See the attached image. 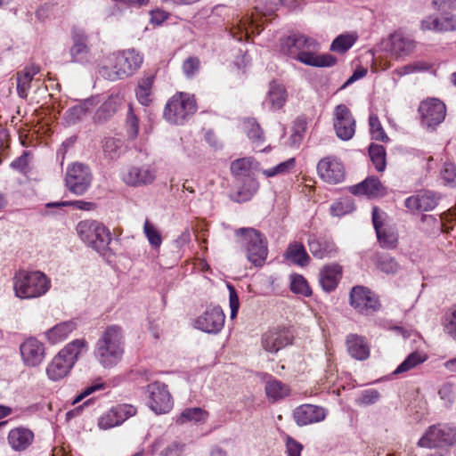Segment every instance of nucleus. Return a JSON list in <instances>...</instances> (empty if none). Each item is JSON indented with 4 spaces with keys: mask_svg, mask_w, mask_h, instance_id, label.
Segmentation results:
<instances>
[{
    "mask_svg": "<svg viewBox=\"0 0 456 456\" xmlns=\"http://www.w3.org/2000/svg\"><path fill=\"white\" fill-rule=\"evenodd\" d=\"M379 244L383 248H394L397 243V234L388 226L376 232Z\"/></svg>",
    "mask_w": 456,
    "mask_h": 456,
    "instance_id": "nucleus-48",
    "label": "nucleus"
},
{
    "mask_svg": "<svg viewBox=\"0 0 456 456\" xmlns=\"http://www.w3.org/2000/svg\"><path fill=\"white\" fill-rule=\"evenodd\" d=\"M350 192L354 195H366L370 198H377L384 196L387 191L378 178L370 176L362 183L351 186Z\"/></svg>",
    "mask_w": 456,
    "mask_h": 456,
    "instance_id": "nucleus-27",
    "label": "nucleus"
},
{
    "mask_svg": "<svg viewBox=\"0 0 456 456\" xmlns=\"http://www.w3.org/2000/svg\"><path fill=\"white\" fill-rule=\"evenodd\" d=\"M105 388V383L101 379L95 380L92 385L86 387L76 398L73 400L72 403L76 404L81 402L86 396L92 395L93 393L102 390Z\"/></svg>",
    "mask_w": 456,
    "mask_h": 456,
    "instance_id": "nucleus-58",
    "label": "nucleus"
},
{
    "mask_svg": "<svg viewBox=\"0 0 456 456\" xmlns=\"http://www.w3.org/2000/svg\"><path fill=\"white\" fill-rule=\"evenodd\" d=\"M77 329L73 321L62 322L45 331V335L50 344H57L65 340Z\"/></svg>",
    "mask_w": 456,
    "mask_h": 456,
    "instance_id": "nucleus-31",
    "label": "nucleus"
},
{
    "mask_svg": "<svg viewBox=\"0 0 456 456\" xmlns=\"http://www.w3.org/2000/svg\"><path fill=\"white\" fill-rule=\"evenodd\" d=\"M287 101V92L282 84L272 81L269 85V90L265 103L270 105L273 110H280Z\"/></svg>",
    "mask_w": 456,
    "mask_h": 456,
    "instance_id": "nucleus-35",
    "label": "nucleus"
},
{
    "mask_svg": "<svg viewBox=\"0 0 456 456\" xmlns=\"http://www.w3.org/2000/svg\"><path fill=\"white\" fill-rule=\"evenodd\" d=\"M306 130V121L303 118H298L293 126V134H291V145L298 146L303 140Z\"/></svg>",
    "mask_w": 456,
    "mask_h": 456,
    "instance_id": "nucleus-54",
    "label": "nucleus"
},
{
    "mask_svg": "<svg viewBox=\"0 0 456 456\" xmlns=\"http://www.w3.org/2000/svg\"><path fill=\"white\" fill-rule=\"evenodd\" d=\"M153 84V78L151 77H146L140 80L136 90V97L140 103L142 105H148L151 102V92Z\"/></svg>",
    "mask_w": 456,
    "mask_h": 456,
    "instance_id": "nucleus-46",
    "label": "nucleus"
},
{
    "mask_svg": "<svg viewBox=\"0 0 456 456\" xmlns=\"http://www.w3.org/2000/svg\"><path fill=\"white\" fill-rule=\"evenodd\" d=\"M262 28L257 21L248 14L233 20L230 32L232 37L238 41H248L250 37V31L259 34Z\"/></svg>",
    "mask_w": 456,
    "mask_h": 456,
    "instance_id": "nucleus-24",
    "label": "nucleus"
},
{
    "mask_svg": "<svg viewBox=\"0 0 456 456\" xmlns=\"http://www.w3.org/2000/svg\"><path fill=\"white\" fill-rule=\"evenodd\" d=\"M91 180L92 176L86 166L76 163L67 170L66 185L77 195H82L87 191Z\"/></svg>",
    "mask_w": 456,
    "mask_h": 456,
    "instance_id": "nucleus-13",
    "label": "nucleus"
},
{
    "mask_svg": "<svg viewBox=\"0 0 456 456\" xmlns=\"http://www.w3.org/2000/svg\"><path fill=\"white\" fill-rule=\"evenodd\" d=\"M28 156H29L28 153L27 151H24L21 156L15 159L11 163V167L12 169H15V170L20 172V173H25L28 167V162H29Z\"/></svg>",
    "mask_w": 456,
    "mask_h": 456,
    "instance_id": "nucleus-63",
    "label": "nucleus"
},
{
    "mask_svg": "<svg viewBox=\"0 0 456 456\" xmlns=\"http://www.w3.org/2000/svg\"><path fill=\"white\" fill-rule=\"evenodd\" d=\"M125 101L121 92L112 93L97 109L94 114V121L102 123L110 118L118 110Z\"/></svg>",
    "mask_w": 456,
    "mask_h": 456,
    "instance_id": "nucleus-26",
    "label": "nucleus"
},
{
    "mask_svg": "<svg viewBox=\"0 0 456 456\" xmlns=\"http://www.w3.org/2000/svg\"><path fill=\"white\" fill-rule=\"evenodd\" d=\"M136 409L131 404H118L102 414L98 419L101 429H110L122 424L128 418L135 415Z\"/></svg>",
    "mask_w": 456,
    "mask_h": 456,
    "instance_id": "nucleus-18",
    "label": "nucleus"
},
{
    "mask_svg": "<svg viewBox=\"0 0 456 456\" xmlns=\"http://www.w3.org/2000/svg\"><path fill=\"white\" fill-rule=\"evenodd\" d=\"M333 126L339 139L347 141L354 136L356 122L350 110L345 104H339L335 108Z\"/></svg>",
    "mask_w": 456,
    "mask_h": 456,
    "instance_id": "nucleus-14",
    "label": "nucleus"
},
{
    "mask_svg": "<svg viewBox=\"0 0 456 456\" xmlns=\"http://www.w3.org/2000/svg\"><path fill=\"white\" fill-rule=\"evenodd\" d=\"M370 158L378 172L386 168V150L382 145L370 144L369 147Z\"/></svg>",
    "mask_w": 456,
    "mask_h": 456,
    "instance_id": "nucleus-45",
    "label": "nucleus"
},
{
    "mask_svg": "<svg viewBox=\"0 0 456 456\" xmlns=\"http://www.w3.org/2000/svg\"><path fill=\"white\" fill-rule=\"evenodd\" d=\"M441 326L444 334L456 339V304L452 305L441 318Z\"/></svg>",
    "mask_w": 456,
    "mask_h": 456,
    "instance_id": "nucleus-39",
    "label": "nucleus"
},
{
    "mask_svg": "<svg viewBox=\"0 0 456 456\" xmlns=\"http://www.w3.org/2000/svg\"><path fill=\"white\" fill-rule=\"evenodd\" d=\"M290 289L294 293L300 294L304 297H309L312 290L306 280L299 274L291 276Z\"/></svg>",
    "mask_w": 456,
    "mask_h": 456,
    "instance_id": "nucleus-52",
    "label": "nucleus"
},
{
    "mask_svg": "<svg viewBox=\"0 0 456 456\" xmlns=\"http://www.w3.org/2000/svg\"><path fill=\"white\" fill-rule=\"evenodd\" d=\"M377 267L387 274H395L400 270V265L390 255L387 254H376L374 256Z\"/></svg>",
    "mask_w": 456,
    "mask_h": 456,
    "instance_id": "nucleus-41",
    "label": "nucleus"
},
{
    "mask_svg": "<svg viewBox=\"0 0 456 456\" xmlns=\"http://www.w3.org/2000/svg\"><path fill=\"white\" fill-rule=\"evenodd\" d=\"M84 338L75 339L67 344L48 363L46 375L53 381H59L67 377L81 354L87 349Z\"/></svg>",
    "mask_w": 456,
    "mask_h": 456,
    "instance_id": "nucleus-4",
    "label": "nucleus"
},
{
    "mask_svg": "<svg viewBox=\"0 0 456 456\" xmlns=\"http://www.w3.org/2000/svg\"><path fill=\"white\" fill-rule=\"evenodd\" d=\"M147 391L150 395V407L155 413L165 414L171 411L173 401L165 384L159 382L150 384Z\"/></svg>",
    "mask_w": 456,
    "mask_h": 456,
    "instance_id": "nucleus-17",
    "label": "nucleus"
},
{
    "mask_svg": "<svg viewBox=\"0 0 456 456\" xmlns=\"http://www.w3.org/2000/svg\"><path fill=\"white\" fill-rule=\"evenodd\" d=\"M7 439L12 449L20 452L32 444L34 434L28 428L19 427L10 430Z\"/></svg>",
    "mask_w": 456,
    "mask_h": 456,
    "instance_id": "nucleus-28",
    "label": "nucleus"
},
{
    "mask_svg": "<svg viewBox=\"0 0 456 456\" xmlns=\"http://www.w3.org/2000/svg\"><path fill=\"white\" fill-rule=\"evenodd\" d=\"M342 269L340 265L333 264L324 266L320 272V284L327 291L334 290L341 278Z\"/></svg>",
    "mask_w": 456,
    "mask_h": 456,
    "instance_id": "nucleus-30",
    "label": "nucleus"
},
{
    "mask_svg": "<svg viewBox=\"0 0 456 456\" xmlns=\"http://www.w3.org/2000/svg\"><path fill=\"white\" fill-rule=\"evenodd\" d=\"M39 72V68L31 65L25 67L21 71L17 73V93L22 99H26L30 89L33 77Z\"/></svg>",
    "mask_w": 456,
    "mask_h": 456,
    "instance_id": "nucleus-34",
    "label": "nucleus"
},
{
    "mask_svg": "<svg viewBox=\"0 0 456 456\" xmlns=\"http://www.w3.org/2000/svg\"><path fill=\"white\" fill-rule=\"evenodd\" d=\"M142 62L143 55L134 48L118 51L104 57L98 72L107 80H122L133 76Z\"/></svg>",
    "mask_w": 456,
    "mask_h": 456,
    "instance_id": "nucleus-2",
    "label": "nucleus"
},
{
    "mask_svg": "<svg viewBox=\"0 0 456 456\" xmlns=\"http://www.w3.org/2000/svg\"><path fill=\"white\" fill-rule=\"evenodd\" d=\"M122 146V141L110 137L104 140L102 149L106 157L110 159H114L119 157Z\"/></svg>",
    "mask_w": 456,
    "mask_h": 456,
    "instance_id": "nucleus-50",
    "label": "nucleus"
},
{
    "mask_svg": "<svg viewBox=\"0 0 456 456\" xmlns=\"http://www.w3.org/2000/svg\"><path fill=\"white\" fill-rule=\"evenodd\" d=\"M225 315L220 306H209L193 321V327L206 333L216 334L224 327Z\"/></svg>",
    "mask_w": 456,
    "mask_h": 456,
    "instance_id": "nucleus-11",
    "label": "nucleus"
},
{
    "mask_svg": "<svg viewBox=\"0 0 456 456\" xmlns=\"http://www.w3.org/2000/svg\"><path fill=\"white\" fill-rule=\"evenodd\" d=\"M346 345L349 355L358 361H364L370 356V346L363 337L349 334Z\"/></svg>",
    "mask_w": 456,
    "mask_h": 456,
    "instance_id": "nucleus-29",
    "label": "nucleus"
},
{
    "mask_svg": "<svg viewBox=\"0 0 456 456\" xmlns=\"http://www.w3.org/2000/svg\"><path fill=\"white\" fill-rule=\"evenodd\" d=\"M369 126L371 138L376 141L387 142L388 136L385 133L382 125L376 114H370L369 117Z\"/></svg>",
    "mask_w": 456,
    "mask_h": 456,
    "instance_id": "nucleus-49",
    "label": "nucleus"
},
{
    "mask_svg": "<svg viewBox=\"0 0 456 456\" xmlns=\"http://www.w3.org/2000/svg\"><path fill=\"white\" fill-rule=\"evenodd\" d=\"M99 102L96 97L84 101L82 103L69 108L64 115L65 122L68 125H74L79 121L88 111Z\"/></svg>",
    "mask_w": 456,
    "mask_h": 456,
    "instance_id": "nucleus-32",
    "label": "nucleus"
},
{
    "mask_svg": "<svg viewBox=\"0 0 456 456\" xmlns=\"http://www.w3.org/2000/svg\"><path fill=\"white\" fill-rule=\"evenodd\" d=\"M428 356L426 354L418 351L413 352L406 357V359L394 370L393 373L395 375H398L407 372L426 362Z\"/></svg>",
    "mask_w": 456,
    "mask_h": 456,
    "instance_id": "nucleus-42",
    "label": "nucleus"
},
{
    "mask_svg": "<svg viewBox=\"0 0 456 456\" xmlns=\"http://www.w3.org/2000/svg\"><path fill=\"white\" fill-rule=\"evenodd\" d=\"M456 444V427L447 424L430 426L418 442V445L426 448H436Z\"/></svg>",
    "mask_w": 456,
    "mask_h": 456,
    "instance_id": "nucleus-9",
    "label": "nucleus"
},
{
    "mask_svg": "<svg viewBox=\"0 0 456 456\" xmlns=\"http://www.w3.org/2000/svg\"><path fill=\"white\" fill-rule=\"evenodd\" d=\"M439 198L430 191H422L405 200V207L411 211H431L438 204Z\"/></svg>",
    "mask_w": 456,
    "mask_h": 456,
    "instance_id": "nucleus-25",
    "label": "nucleus"
},
{
    "mask_svg": "<svg viewBox=\"0 0 456 456\" xmlns=\"http://www.w3.org/2000/svg\"><path fill=\"white\" fill-rule=\"evenodd\" d=\"M308 247L312 255L319 259L330 257L336 252V247L333 242L322 241L314 237L309 239Z\"/></svg>",
    "mask_w": 456,
    "mask_h": 456,
    "instance_id": "nucleus-37",
    "label": "nucleus"
},
{
    "mask_svg": "<svg viewBox=\"0 0 456 456\" xmlns=\"http://www.w3.org/2000/svg\"><path fill=\"white\" fill-rule=\"evenodd\" d=\"M200 60L197 57L186 59L183 64V70L187 77H193L200 69Z\"/></svg>",
    "mask_w": 456,
    "mask_h": 456,
    "instance_id": "nucleus-60",
    "label": "nucleus"
},
{
    "mask_svg": "<svg viewBox=\"0 0 456 456\" xmlns=\"http://www.w3.org/2000/svg\"><path fill=\"white\" fill-rule=\"evenodd\" d=\"M303 445L294 438L288 436L286 439L287 456H301Z\"/></svg>",
    "mask_w": 456,
    "mask_h": 456,
    "instance_id": "nucleus-62",
    "label": "nucleus"
},
{
    "mask_svg": "<svg viewBox=\"0 0 456 456\" xmlns=\"http://www.w3.org/2000/svg\"><path fill=\"white\" fill-rule=\"evenodd\" d=\"M387 214L377 207L372 208V223L375 231L381 230L387 226L386 224Z\"/></svg>",
    "mask_w": 456,
    "mask_h": 456,
    "instance_id": "nucleus-61",
    "label": "nucleus"
},
{
    "mask_svg": "<svg viewBox=\"0 0 456 456\" xmlns=\"http://www.w3.org/2000/svg\"><path fill=\"white\" fill-rule=\"evenodd\" d=\"M293 333L289 329H273L262 336V347L265 351L276 354L284 347L289 346L293 342Z\"/></svg>",
    "mask_w": 456,
    "mask_h": 456,
    "instance_id": "nucleus-16",
    "label": "nucleus"
},
{
    "mask_svg": "<svg viewBox=\"0 0 456 456\" xmlns=\"http://www.w3.org/2000/svg\"><path fill=\"white\" fill-rule=\"evenodd\" d=\"M243 128L248 137L256 144V147L262 145L264 141L263 131L255 119L248 118L245 120Z\"/></svg>",
    "mask_w": 456,
    "mask_h": 456,
    "instance_id": "nucleus-44",
    "label": "nucleus"
},
{
    "mask_svg": "<svg viewBox=\"0 0 456 456\" xmlns=\"http://www.w3.org/2000/svg\"><path fill=\"white\" fill-rule=\"evenodd\" d=\"M265 389L267 397L273 402L282 399L289 394V387L272 376L265 380Z\"/></svg>",
    "mask_w": 456,
    "mask_h": 456,
    "instance_id": "nucleus-38",
    "label": "nucleus"
},
{
    "mask_svg": "<svg viewBox=\"0 0 456 456\" xmlns=\"http://www.w3.org/2000/svg\"><path fill=\"white\" fill-rule=\"evenodd\" d=\"M281 51L293 60L312 67H332L337 59L329 53L320 54V44L303 34H293L281 39Z\"/></svg>",
    "mask_w": 456,
    "mask_h": 456,
    "instance_id": "nucleus-1",
    "label": "nucleus"
},
{
    "mask_svg": "<svg viewBox=\"0 0 456 456\" xmlns=\"http://www.w3.org/2000/svg\"><path fill=\"white\" fill-rule=\"evenodd\" d=\"M284 257L289 262L299 266H306L309 264L310 257L305 249L303 244L294 241L288 246L284 253Z\"/></svg>",
    "mask_w": 456,
    "mask_h": 456,
    "instance_id": "nucleus-36",
    "label": "nucleus"
},
{
    "mask_svg": "<svg viewBox=\"0 0 456 456\" xmlns=\"http://www.w3.org/2000/svg\"><path fill=\"white\" fill-rule=\"evenodd\" d=\"M354 43V38L349 35L338 36L331 44L330 49L334 52L344 53Z\"/></svg>",
    "mask_w": 456,
    "mask_h": 456,
    "instance_id": "nucleus-55",
    "label": "nucleus"
},
{
    "mask_svg": "<svg viewBox=\"0 0 456 456\" xmlns=\"http://www.w3.org/2000/svg\"><path fill=\"white\" fill-rule=\"evenodd\" d=\"M354 210V205L350 199L336 201L330 206V214L334 216H342L352 213Z\"/></svg>",
    "mask_w": 456,
    "mask_h": 456,
    "instance_id": "nucleus-53",
    "label": "nucleus"
},
{
    "mask_svg": "<svg viewBox=\"0 0 456 456\" xmlns=\"http://www.w3.org/2000/svg\"><path fill=\"white\" fill-rule=\"evenodd\" d=\"M208 412L200 407L186 408L176 416L175 422L179 425L194 424L200 425L208 419Z\"/></svg>",
    "mask_w": 456,
    "mask_h": 456,
    "instance_id": "nucleus-33",
    "label": "nucleus"
},
{
    "mask_svg": "<svg viewBox=\"0 0 456 456\" xmlns=\"http://www.w3.org/2000/svg\"><path fill=\"white\" fill-rule=\"evenodd\" d=\"M327 409L314 404H302L293 412L295 421L298 426L318 423L325 419Z\"/></svg>",
    "mask_w": 456,
    "mask_h": 456,
    "instance_id": "nucleus-23",
    "label": "nucleus"
},
{
    "mask_svg": "<svg viewBox=\"0 0 456 456\" xmlns=\"http://www.w3.org/2000/svg\"><path fill=\"white\" fill-rule=\"evenodd\" d=\"M441 176L444 183L451 187L456 186V167L452 163L446 162L441 170Z\"/></svg>",
    "mask_w": 456,
    "mask_h": 456,
    "instance_id": "nucleus-56",
    "label": "nucleus"
},
{
    "mask_svg": "<svg viewBox=\"0 0 456 456\" xmlns=\"http://www.w3.org/2000/svg\"><path fill=\"white\" fill-rule=\"evenodd\" d=\"M235 235L246 251L247 259L255 266H263L268 256L265 236L254 228H240Z\"/></svg>",
    "mask_w": 456,
    "mask_h": 456,
    "instance_id": "nucleus-6",
    "label": "nucleus"
},
{
    "mask_svg": "<svg viewBox=\"0 0 456 456\" xmlns=\"http://www.w3.org/2000/svg\"><path fill=\"white\" fill-rule=\"evenodd\" d=\"M441 19L435 15H429L423 19L420 23V28L423 31L441 32Z\"/></svg>",
    "mask_w": 456,
    "mask_h": 456,
    "instance_id": "nucleus-59",
    "label": "nucleus"
},
{
    "mask_svg": "<svg viewBox=\"0 0 456 456\" xmlns=\"http://www.w3.org/2000/svg\"><path fill=\"white\" fill-rule=\"evenodd\" d=\"M125 353V335L118 325L108 326L94 346V356L104 368H111L121 362Z\"/></svg>",
    "mask_w": 456,
    "mask_h": 456,
    "instance_id": "nucleus-3",
    "label": "nucleus"
},
{
    "mask_svg": "<svg viewBox=\"0 0 456 456\" xmlns=\"http://www.w3.org/2000/svg\"><path fill=\"white\" fill-rule=\"evenodd\" d=\"M196 110L193 97L184 93H178L168 100L163 115L168 123L183 125L196 112Z\"/></svg>",
    "mask_w": 456,
    "mask_h": 456,
    "instance_id": "nucleus-7",
    "label": "nucleus"
},
{
    "mask_svg": "<svg viewBox=\"0 0 456 456\" xmlns=\"http://www.w3.org/2000/svg\"><path fill=\"white\" fill-rule=\"evenodd\" d=\"M456 30V15L452 14L441 19V32Z\"/></svg>",
    "mask_w": 456,
    "mask_h": 456,
    "instance_id": "nucleus-64",
    "label": "nucleus"
},
{
    "mask_svg": "<svg viewBox=\"0 0 456 456\" xmlns=\"http://www.w3.org/2000/svg\"><path fill=\"white\" fill-rule=\"evenodd\" d=\"M251 161L243 158L234 160L231 165V170L237 182L250 175Z\"/></svg>",
    "mask_w": 456,
    "mask_h": 456,
    "instance_id": "nucleus-47",
    "label": "nucleus"
},
{
    "mask_svg": "<svg viewBox=\"0 0 456 456\" xmlns=\"http://www.w3.org/2000/svg\"><path fill=\"white\" fill-rule=\"evenodd\" d=\"M23 363L27 367L40 365L45 356V348L42 342L35 338H27L20 346Z\"/></svg>",
    "mask_w": 456,
    "mask_h": 456,
    "instance_id": "nucleus-19",
    "label": "nucleus"
},
{
    "mask_svg": "<svg viewBox=\"0 0 456 456\" xmlns=\"http://www.w3.org/2000/svg\"><path fill=\"white\" fill-rule=\"evenodd\" d=\"M77 232L84 242L98 252L106 250L111 241L109 229L97 221L79 222L77 225Z\"/></svg>",
    "mask_w": 456,
    "mask_h": 456,
    "instance_id": "nucleus-8",
    "label": "nucleus"
},
{
    "mask_svg": "<svg viewBox=\"0 0 456 456\" xmlns=\"http://www.w3.org/2000/svg\"><path fill=\"white\" fill-rule=\"evenodd\" d=\"M421 126L428 130H434L441 124L446 115V108L444 102L436 98L425 100L419 107Z\"/></svg>",
    "mask_w": 456,
    "mask_h": 456,
    "instance_id": "nucleus-10",
    "label": "nucleus"
},
{
    "mask_svg": "<svg viewBox=\"0 0 456 456\" xmlns=\"http://www.w3.org/2000/svg\"><path fill=\"white\" fill-rule=\"evenodd\" d=\"M72 45L69 48L71 61L79 64H88L92 61L91 49L88 45L89 37L82 29H73L71 32Z\"/></svg>",
    "mask_w": 456,
    "mask_h": 456,
    "instance_id": "nucleus-15",
    "label": "nucleus"
},
{
    "mask_svg": "<svg viewBox=\"0 0 456 456\" xmlns=\"http://www.w3.org/2000/svg\"><path fill=\"white\" fill-rule=\"evenodd\" d=\"M156 178V172L148 166L128 167L122 173L123 182L134 187L145 186L152 183Z\"/></svg>",
    "mask_w": 456,
    "mask_h": 456,
    "instance_id": "nucleus-20",
    "label": "nucleus"
},
{
    "mask_svg": "<svg viewBox=\"0 0 456 456\" xmlns=\"http://www.w3.org/2000/svg\"><path fill=\"white\" fill-rule=\"evenodd\" d=\"M350 304L359 313L366 315L372 314L380 308L377 296L361 286L353 288L350 293Z\"/></svg>",
    "mask_w": 456,
    "mask_h": 456,
    "instance_id": "nucleus-12",
    "label": "nucleus"
},
{
    "mask_svg": "<svg viewBox=\"0 0 456 456\" xmlns=\"http://www.w3.org/2000/svg\"><path fill=\"white\" fill-rule=\"evenodd\" d=\"M296 160L294 158L278 164L277 166L263 170V174L266 177H273L278 175H285L290 172L295 167Z\"/></svg>",
    "mask_w": 456,
    "mask_h": 456,
    "instance_id": "nucleus-51",
    "label": "nucleus"
},
{
    "mask_svg": "<svg viewBox=\"0 0 456 456\" xmlns=\"http://www.w3.org/2000/svg\"><path fill=\"white\" fill-rule=\"evenodd\" d=\"M143 234L153 248H159L162 244V235L158 227L148 218L143 224Z\"/></svg>",
    "mask_w": 456,
    "mask_h": 456,
    "instance_id": "nucleus-43",
    "label": "nucleus"
},
{
    "mask_svg": "<svg viewBox=\"0 0 456 456\" xmlns=\"http://www.w3.org/2000/svg\"><path fill=\"white\" fill-rule=\"evenodd\" d=\"M415 47L416 42L410 36L400 31L391 34L386 42V49L395 58L410 55Z\"/></svg>",
    "mask_w": 456,
    "mask_h": 456,
    "instance_id": "nucleus-21",
    "label": "nucleus"
},
{
    "mask_svg": "<svg viewBox=\"0 0 456 456\" xmlns=\"http://www.w3.org/2000/svg\"><path fill=\"white\" fill-rule=\"evenodd\" d=\"M380 398V394L378 390L370 388L363 390L356 402L359 405H370L378 402Z\"/></svg>",
    "mask_w": 456,
    "mask_h": 456,
    "instance_id": "nucleus-57",
    "label": "nucleus"
},
{
    "mask_svg": "<svg viewBox=\"0 0 456 456\" xmlns=\"http://www.w3.org/2000/svg\"><path fill=\"white\" fill-rule=\"evenodd\" d=\"M237 183L239 184L238 196L240 200L247 201L250 200L258 190V183L251 175Z\"/></svg>",
    "mask_w": 456,
    "mask_h": 456,
    "instance_id": "nucleus-40",
    "label": "nucleus"
},
{
    "mask_svg": "<svg viewBox=\"0 0 456 456\" xmlns=\"http://www.w3.org/2000/svg\"><path fill=\"white\" fill-rule=\"evenodd\" d=\"M51 279L40 271H20L13 277V290L20 299H34L51 289Z\"/></svg>",
    "mask_w": 456,
    "mask_h": 456,
    "instance_id": "nucleus-5",
    "label": "nucleus"
},
{
    "mask_svg": "<svg viewBox=\"0 0 456 456\" xmlns=\"http://www.w3.org/2000/svg\"><path fill=\"white\" fill-rule=\"evenodd\" d=\"M320 177L326 183L336 184L344 180L345 171L343 165L335 158L322 159L317 165Z\"/></svg>",
    "mask_w": 456,
    "mask_h": 456,
    "instance_id": "nucleus-22",
    "label": "nucleus"
}]
</instances>
